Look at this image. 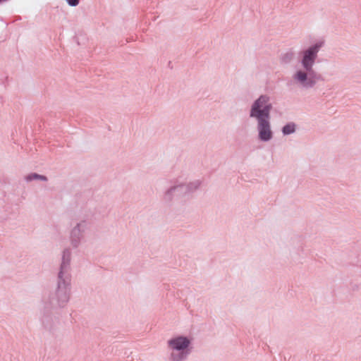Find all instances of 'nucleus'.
<instances>
[{"label": "nucleus", "mask_w": 361, "mask_h": 361, "mask_svg": "<svg viewBox=\"0 0 361 361\" xmlns=\"http://www.w3.org/2000/svg\"><path fill=\"white\" fill-rule=\"evenodd\" d=\"M66 1L71 6H75L78 4V0H66Z\"/></svg>", "instance_id": "nucleus-12"}, {"label": "nucleus", "mask_w": 361, "mask_h": 361, "mask_svg": "<svg viewBox=\"0 0 361 361\" xmlns=\"http://www.w3.org/2000/svg\"><path fill=\"white\" fill-rule=\"evenodd\" d=\"M198 187L199 183L197 182L176 184L167 190L166 195L169 199L183 197L197 189Z\"/></svg>", "instance_id": "nucleus-6"}, {"label": "nucleus", "mask_w": 361, "mask_h": 361, "mask_svg": "<svg viewBox=\"0 0 361 361\" xmlns=\"http://www.w3.org/2000/svg\"><path fill=\"white\" fill-rule=\"evenodd\" d=\"M88 228V223L80 221L72 228L70 234L71 243L73 247H78L84 238V235Z\"/></svg>", "instance_id": "nucleus-8"}, {"label": "nucleus", "mask_w": 361, "mask_h": 361, "mask_svg": "<svg viewBox=\"0 0 361 361\" xmlns=\"http://www.w3.org/2000/svg\"><path fill=\"white\" fill-rule=\"evenodd\" d=\"M2 0H0V1H1Z\"/></svg>", "instance_id": "nucleus-13"}, {"label": "nucleus", "mask_w": 361, "mask_h": 361, "mask_svg": "<svg viewBox=\"0 0 361 361\" xmlns=\"http://www.w3.org/2000/svg\"><path fill=\"white\" fill-rule=\"evenodd\" d=\"M295 58V54L292 51H286L281 56V61L283 63H288L291 62Z\"/></svg>", "instance_id": "nucleus-11"}, {"label": "nucleus", "mask_w": 361, "mask_h": 361, "mask_svg": "<svg viewBox=\"0 0 361 361\" xmlns=\"http://www.w3.org/2000/svg\"><path fill=\"white\" fill-rule=\"evenodd\" d=\"M194 338L190 334H178L166 343L169 361H185L193 349Z\"/></svg>", "instance_id": "nucleus-1"}, {"label": "nucleus", "mask_w": 361, "mask_h": 361, "mask_svg": "<svg viewBox=\"0 0 361 361\" xmlns=\"http://www.w3.org/2000/svg\"><path fill=\"white\" fill-rule=\"evenodd\" d=\"M323 45V42H317L302 51L300 64L303 68L313 70L318 53Z\"/></svg>", "instance_id": "nucleus-5"}, {"label": "nucleus", "mask_w": 361, "mask_h": 361, "mask_svg": "<svg viewBox=\"0 0 361 361\" xmlns=\"http://www.w3.org/2000/svg\"><path fill=\"white\" fill-rule=\"evenodd\" d=\"M296 126L293 123H289L283 126L281 132L284 135H288L295 133Z\"/></svg>", "instance_id": "nucleus-10"}, {"label": "nucleus", "mask_w": 361, "mask_h": 361, "mask_svg": "<svg viewBox=\"0 0 361 361\" xmlns=\"http://www.w3.org/2000/svg\"><path fill=\"white\" fill-rule=\"evenodd\" d=\"M257 139L261 142H270L274 137L270 119L257 121Z\"/></svg>", "instance_id": "nucleus-7"}, {"label": "nucleus", "mask_w": 361, "mask_h": 361, "mask_svg": "<svg viewBox=\"0 0 361 361\" xmlns=\"http://www.w3.org/2000/svg\"><path fill=\"white\" fill-rule=\"evenodd\" d=\"M71 287V275L63 263L58 273L54 292L55 298L59 302L66 303L70 300Z\"/></svg>", "instance_id": "nucleus-2"}, {"label": "nucleus", "mask_w": 361, "mask_h": 361, "mask_svg": "<svg viewBox=\"0 0 361 361\" xmlns=\"http://www.w3.org/2000/svg\"><path fill=\"white\" fill-rule=\"evenodd\" d=\"M290 80L294 85L298 87L309 89L315 85L317 82V77L313 70L300 66L294 68Z\"/></svg>", "instance_id": "nucleus-4"}, {"label": "nucleus", "mask_w": 361, "mask_h": 361, "mask_svg": "<svg viewBox=\"0 0 361 361\" xmlns=\"http://www.w3.org/2000/svg\"><path fill=\"white\" fill-rule=\"evenodd\" d=\"M48 177L43 174H39L35 172L30 173L25 176L24 180L26 183H32V182H39V183H47L48 181Z\"/></svg>", "instance_id": "nucleus-9"}, {"label": "nucleus", "mask_w": 361, "mask_h": 361, "mask_svg": "<svg viewBox=\"0 0 361 361\" xmlns=\"http://www.w3.org/2000/svg\"><path fill=\"white\" fill-rule=\"evenodd\" d=\"M273 109L271 97L268 94H261L250 106L249 116L257 121L270 119V113Z\"/></svg>", "instance_id": "nucleus-3"}]
</instances>
